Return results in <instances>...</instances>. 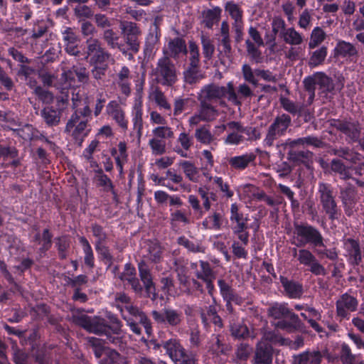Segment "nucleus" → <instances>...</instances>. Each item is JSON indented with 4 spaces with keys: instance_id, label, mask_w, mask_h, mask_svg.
<instances>
[{
    "instance_id": "1",
    "label": "nucleus",
    "mask_w": 364,
    "mask_h": 364,
    "mask_svg": "<svg viewBox=\"0 0 364 364\" xmlns=\"http://www.w3.org/2000/svg\"><path fill=\"white\" fill-rule=\"evenodd\" d=\"M122 314V318L126 321L127 326L129 330L136 336H141L142 328L144 327L145 333L148 338L141 337V341L149 348H151L155 350L162 348L161 341L159 342L156 339H149L153 336L154 329L152 323L148 316L141 310L139 307L133 305H126L124 306L127 314L124 313V309L118 306Z\"/></svg>"
},
{
    "instance_id": "2",
    "label": "nucleus",
    "mask_w": 364,
    "mask_h": 364,
    "mask_svg": "<svg viewBox=\"0 0 364 364\" xmlns=\"http://www.w3.org/2000/svg\"><path fill=\"white\" fill-rule=\"evenodd\" d=\"M106 318L101 316L91 317L86 314L73 316L75 325L82 328L86 331L97 336H104L113 332L114 334H121L122 323L117 315L108 312Z\"/></svg>"
},
{
    "instance_id": "3",
    "label": "nucleus",
    "mask_w": 364,
    "mask_h": 364,
    "mask_svg": "<svg viewBox=\"0 0 364 364\" xmlns=\"http://www.w3.org/2000/svg\"><path fill=\"white\" fill-rule=\"evenodd\" d=\"M269 315L279 321L276 326L282 330L288 331H301L304 324L292 309H290L287 303H275L269 309Z\"/></svg>"
},
{
    "instance_id": "4",
    "label": "nucleus",
    "mask_w": 364,
    "mask_h": 364,
    "mask_svg": "<svg viewBox=\"0 0 364 364\" xmlns=\"http://www.w3.org/2000/svg\"><path fill=\"white\" fill-rule=\"evenodd\" d=\"M293 235L297 247L311 245L314 248L324 247V238L320 230L306 222H294Z\"/></svg>"
},
{
    "instance_id": "5",
    "label": "nucleus",
    "mask_w": 364,
    "mask_h": 364,
    "mask_svg": "<svg viewBox=\"0 0 364 364\" xmlns=\"http://www.w3.org/2000/svg\"><path fill=\"white\" fill-rule=\"evenodd\" d=\"M165 355L168 356L174 364H198L197 355L188 351L176 338L161 341Z\"/></svg>"
},
{
    "instance_id": "6",
    "label": "nucleus",
    "mask_w": 364,
    "mask_h": 364,
    "mask_svg": "<svg viewBox=\"0 0 364 364\" xmlns=\"http://www.w3.org/2000/svg\"><path fill=\"white\" fill-rule=\"evenodd\" d=\"M151 74L156 82L162 86L171 87L178 80L176 65L168 56L158 59Z\"/></svg>"
},
{
    "instance_id": "7",
    "label": "nucleus",
    "mask_w": 364,
    "mask_h": 364,
    "mask_svg": "<svg viewBox=\"0 0 364 364\" xmlns=\"http://www.w3.org/2000/svg\"><path fill=\"white\" fill-rule=\"evenodd\" d=\"M317 194L322 210L328 218L332 221L338 220L341 215V210L337 205L332 185L324 182L318 183Z\"/></svg>"
},
{
    "instance_id": "8",
    "label": "nucleus",
    "mask_w": 364,
    "mask_h": 364,
    "mask_svg": "<svg viewBox=\"0 0 364 364\" xmlns=\"http://www.w3.org/2000/svg\"><path fill=\"white\" fill-rule=\"evenodd\" d=\"M225 97H227L230 102L235 105L240 106L242 104V102L238 100L232 82H229L227 86H219L215 84L205 85L202 89L201 95L199 96V98L210 102Z\"/></svg>"
},
{
    "instance_id": "9",
    "label": "nucleus",
    "mask_w": 364,
    "mask_h": 364,
    "mask_svg": "<svg viewBox=\"0 0 364 364\" xmlns=\"http://www.w3.org/2000/svg\"><path fill=\"white\" fill-rule=\"evenodd\" d=\"M110 54L102 46L97 38H90L86 41L85 58L90 65L107 63Z\"/></svg>"
},
{
    "instance_id": "10",
    "label": "nucleus",
    "mask_w": 364,
    "mask_h": 364,
    "mask_svg": "<svg viewBox=\"0 0 364 364\" xmlns=\"http://www.w3.org/2000/svg\"><path fill=\"white\" fill-rule=\"evenodd\" d=\"M358 308V299L356 296L346 292L341 295L340 298L336 301V316L340 321L346 319L348 320L350 317V313L355 312Z\"/></svg>"
},
{
    "instance_id": "11",
    "label": "nucleus",
    "mask_w": 364,
    "mask_h": 364,
    "mask_svg": "<svg viewBox=\"0 0 364 364\" xmlns=\"http://www.w3.org/2000/svg\"><path fill=\"white\" fill-rule=\"evenodd\" d=\"M331 125L343 134L352 142H356L360 139L361 125L358 120L333 119Z\"/></svg>"
},
{
    "instance_id": "12",
    "label": "nucleus",
    "mask_w": 364,
    "mask_h": 364,
    "mask_svg": "<svg viewBox=\"0 0 364 364\" xmlns=\"http://www.w3.org/2000/svg\"><path fill=\"white\" fill-rule=\"evenodd\" d=\"M151 314L156 323L168 325L171 327L179 326L183 319L182 311L171 308H164L161 311L154 310Z\"/></svg>"
},
{
    "instance_id": "13",
    "label": "nucleus",
    "mask_w": 364,
    "mask_h": 364,
    "mask_svg": "<svg viewBox=\"0 0 364 364\" xmlns=\"http://www.w3.org/2000/svg\"><path fill=\"white\" fill-rule=\"evenodd\" d=\"M297 260L301 264L309 267V271L315 276H325L327 274L326 268L308 249L299 250Z\"/></svg>"
},
{
    "instance_id": "14",
    "label": "nucleus",
    "mask_w": 364,
    "mask_h": 364,
    "mask_svg": "<svg viewBox=\"0 0 364 364\" xmlns=\"http://www.w3.org/2000/svg\"><path fill=\"white\" fill-rule=\"evenodd\" d=\"M345 257L349 264L355 267L362 262V252L358 240L349 237L343 241Z\"/></svg>"
},
{
    "instance_id": "15",
    "label": "nucleus",
    "mask_w": 364,
    "mask_h": 364,
    "mask_svg": "<svg viewBox=\"0 0 364 364\" xmlns=\"http://www.w3.org/2000/svg\"><path fill=\"white\" fill-rule=\"evenodd\" d=\"M357 190L350 183L340 189V198L347 216H351L354 213V208L357 203Z\"/></svg>"
},
{
    "instance_id": "16",
    "label": "nucleus",
    "mask_w": 364,
    "mask_h": 364,
    "mask_svg": "<svg viewBox=\"0 0 364 364\" xmlns=\"http://www.w3.org/2000/svg\"><path fill=\"white\" fill-rule=\"evenodd\" d=\"M293 139H288L285 143V149L288 150V159L296 164H304L311 162L313 153L308 150H300L301 145L291 146L290 143Z\"/></svg>"
},
{
    "instance_id": "17",
    "label": "nucleus",
    "mask_w": 364,
    "mask_h": 364,
    "mask_svg": "<svg viewBox=\"0 0 364 364\" xmlns=\"http://www.w3.org/2000/svg\"><path fill=\"white\" fill-rule=\"evenodd\" d=\"M193 138L186 132L179 134L178 138L171 144L173 152L183 158H190L189 151L193 146Z\"/></svg>"
},
{
    "instance_id": "18",
    "label": "nucleus",
    "mask_w": 364,
    "mask_h": 364,
    "mask_svg": "<svg viewBox=\"0 0 364 364\" xmlns=\"http://www.w3.org/2000/svg\"><path fill=\"white\" fill-rule=\"evenodd\" d=\"M274 349L267 342H259L255 348L252 364H272Z\"/></svg>"
},
{
    "instance_id": "19",
    "label": "nucleus",
    "mask_w": 364,
    "mask_h": 364,
    "mask_svg": "<svg viewBox=\"0 0 364 364\" xmlns=\"http://www.w3.org/2000/svg\"><path fill=\"white\" fill-rule=\"evenodd\" d=\"M215 127H223V129L228 128L229 129H234L242 134H245V141H256L260 138L259 130L257 127L250 126H243L240 122L230 121L227 124H223L215 126Z\"/></svg>"
},
{
    "instance_id": "20",
    "label": "nucleus",
    "mask_w": 364,
    "mask_h": 364,
    "mask_svg": "<svg viewBox=\"0 0 364 364\" xmlns=\"http://www.w3.org/2000/svg\"><path fill=\"white\" fill-rule=\"evenodd\" d=\"M257 155L253 152H246L243 154L232 156L228 159V164L232 169L244 171L249 166H255Z\"/></svg>"
},
{
    "instance_id": "21",
    "label": "nucleus",
    "mask_w": 364,
    "mask_h": 364,
    "mask_svg": "<svg viewBox=\"0 0 364 364\" xmlns=\"http://www.w3.org/2000/svg\"><path fill=\"white\" fill-rule=\"evenodd\" d=\"M187 53V46L183 38L176 37L168 41L166 56L170 59L178 60L181 56L186 55Z\"/></svg>"
},
{
    "instance_id": "22",
    "label": "nucleus",
    "mask_w": 364,
    "mask_h": 364,
    "mask_svg": "<svg viewBox=\"0 0 364 364\" xmlns=\"http://www.w3.org/2000/svg\"><path fill=\"white\" fill-rule=\"evenodd\" d=\"M280 282L286 294L289 299H300L304 293L303 284L299 282L289 279L284 276H280Z\"/></svg>"
},
{
    "instance_id": "23",
    "label": "nucleus",
    "mask_w": 364,
    "mask_h": 364,
    "mask_svg": "<svg viewBox=\"0 0 364 364\" xmlns=\"http://www.w3.org/2000/svg\"><path fill=\"white\" fill-rule=\"evenodd\" d=\"M161 36V29L156 23V20H155L145 39L144 48L145 55L150 56L152 55L156 49V45L159 43Z\"/></svg>"
},
{
    "instance_id": "24",
    "label": "nucleus",
    "mask_w": 364,
    "mask_h": 364,
    "mask_svg": "<svg viewBox=\"0 0 364 364\" xmlns=\"http://www.w3.org/2000/svg\"><path fill=\"white\" fill-rule=\"evenodd\" d=\"M93 181L97 187L101 188L105 193H111L114 199L117 198V193L110 178L104 173L102 168L95 170Z\"/></svg>"
},
{
    "instance_id": "25",
    "label": "nucleus",
    "mask_w": 364,
    "mask_h": 364,
    "mask_svg": "<svg viewBox=\"0 0 364 364\" xmlns=\"http://www.w3.org/2000/svg\"><path fill=\"white\" fill-rule=\"evenodd\" d=\"M231 229L235 230L245 227L250 226L248 223L250 220L248 215H245L240 210L239 205L237 203H233L230 205V215Z\"/></svg>"
},
{
    "instance_id": "26",
    "label": "nucleus",
    "mask_w": 364,
    "mask_h": 364,
    "mask_svg": "<svg viewBox=\"0 0 364 364\" xmlns=\"http://www.w3.org/2000/svg\"><path fill=\"white\" fill-rule=\"evenodd\" d=\"M220 34L221 38L219 40V45L222 46V50H219L220 55L223 57L230 58L232 54V46L230 26L227 21H223L221 23Z\"/></svg>"
},
{
    "instance_id": "27",
    "label": "nucleus",
    "mask_w": 364,
    "mask_h": 364,
    "mask_svg": "<svg viewBox=\"0 0 364 364\" xmlns=\"http://www.w3.org/2000/svg\"><path fill=\"white\" fill-rule=\"evenodd\" d=\"M220 290V294L223 299H231L236 305L243 303L242 298L232 288V285L223 279H219L217 282Z\"/></svg>"
},
{
    "instance_id": "28",
    "label": "nucleus",
    "mask_w": 364,
    "mask_h": 364,
    "mask_svg": "<svg viewBox=\"0 0 364 364\" xmlns=\"http://www.w3.org/2000/svg\"><path fill=\"white\" fill-rule=\"evenodd\" d=\"M331 169L341 176V178L347 180L351 179L359 187H364V181L353 177V173H350V168L346 166L343 163L338 159H332L331 162Z\"/></svg>"
},
{
    "instance_id": "29",
    "label": "nucleus",
    "mask_w": 364,
    "mask_h": 364,
    "mask_svg": "<svg viewBox=\"0 0 364 364\" xmlns=\"http://www.w3.org/2000/svg\"><path fill=\"white\" fill-rule=\"evenodd\" d=\"M62 112L54 105H47L41 111V116L48 127L58 126L60 122Z\"/></svg>"
},
{
    "instance_id": "30",
    "label": "nucleus",
    "mask_w": 364,
    "mask_h": 364,
    "mask_svg": "<svg viewBox=\"0 0 364 364\" xmlns=\"http://www.w3.org/2000/svg\"><path fill=\"white\" fill-rule=\"evenodd\" d=\"M224 223V216L222 213L214 210L209 213L202 221V226L205 230H220Z\"/></svg>"
},
{
    "instance_id": "31",
    "label": "nucleus",
    "mask_w": 364,
    "mask_h": 364,
    "mask_svg": "<svg viewBox=\"0 0 364 364\" xmlns=\"http://www.w3.org/2000/svg\"><path fill=\"white\" fill-rule=\"evenodd\" d=\"M230 350L231 346L229 343L221 339L220 335H213L211 344L209 346V352L212 355L215 356L226 355Z\"/></svg>"
},
{
    "instance_id": "32",
    "label": "nucleus",
    "mask_w": 364,
    "mask_h": 364,
    "mask_svg": "<svg viewBox=\"0 0 364 364\" xmlns=\"http://www.w3.org/2000/svg\"><path fill=\"white\" fill-rule=\"evenodd\" d=\"M143 105L141 101H135L132 110V122L133 129L136 131L137 136L140 138L143 129Z\"/></svg>"
},
{
    "instance_id": "33",
    "label": "nucleus",
    "mask_w": 364,
    "mask_h": 364,
    "mask_svg": "<svg viewBox=\"0 0 364 364\" xmlns=\"http://www.w3.org/2000/svg\"><path fill=\"white\" fill-rule=\"evenodd\" d=\"M333 52L335 58H350L358 55V50L355 46L343 40L338 41Z\"/></svg>"
},
{
    "instance_id": "34",
    "label": "nucleus",
    "mask_w": 364,
    "mask_h": 364,
    "mask_svg": "<svg viewBox=\"0 0 364 364\" xmlns=\"http://www.w3.org/2000/svg\"><path fill=\"white\" fill-rule=\"evenodd\" d=\"M200 106L198 111L200 113L203 122H212L218 116V111L216 107L213 106L210 102L206 101L198 97Z\"/></svg>"
},
{
    "instance_id": "35",
    "label": "nucleus",
    "mask_w": 364,
    "mask_h": 364,
    "mask_svg": "<svg viewBox=\"0 0 364 364\" xmlns=\"http://www.w3.org/2000/svg\"><path fill=\"white\" fill-rule=\"evenodd\" d=\"M291 123V117L287 114H282L275 117L269 128L281 136L285 134Z\"/></svg>"
},
{
    "instance_id": "36",
    "label": "nucleus",
    "mask_w": 364,
    "mask_h": 364,
    "mask_svg": "<svg viewBox=\"0 0 364 364\" xmlns=\"http://www.w3.org/2000/svg\"><path fill=\"white\" fill-rule=\"evenodd\" d=\"M222 9L219 6H215L212 9L204 10L202 12L203 21L205 27L212 29L215 24L218 23L221 18Z\"/></svg>"
},
{
    "instance_id": "37",
    "label": "nucleus",
    "mask_w": 364,
    "mask_h": 364,
    "mask_svg": "<svg viewBox=\"0 0 364 364\" xmlns=\"http://www.w3.org/2000/svg\"><path fill=\"white\" fill-rule=\"evenodd\" d=\"M91 232L95 238V248L100 249L101 247L107 246L106 243L108 240V234L105 231V228L97 223H93L90 225Z\"/></svg>"
},
{
    "instance_id": "38",
    "label": "nucleus",
    "mask_w": 364,
    "mask_h": 364,
    "mask_svg": "<svg viewBox=\"0 0 364 364\" xmlns=\"http://www.w3.org/2000/svg\"><path fill=\"white\" fill-rule=\"evenodd\" d=\"M139 36H123L124 43H121V46H124L126 53H122L125 55H129V59L133 58L134 54L137 53L140 48Z\"/></svg>"
},
{
    "instance_id": "39",
    "label": "nucleus",
    "mask_w": 364,
    "mask_h": 364,
    "mask_svg": "<svg viewBox=\"0 0 364 364\" xmlns=\"http://www.w3.org/2000/svg\"><path fill=\"white\" fill-rule=\"evenodd\" d=\"M139 274L140 279L144 284V288L147 292H151L155 289L151 274L149 268L144 261H141L138 264Z\"/></svg>"
},
{
    "instance_id": "40",
    "label": "nucleus",
    "mask_w": 364,
    "mask_h": 364,
    "mask_svg": "<svg viewBox=\"0 0 364 364\" xmlns=\"http://www.w3.org/2000/svg\"><path fill=\"white\" fill-rule=\"evenodd\" d=\"M305 352L308 356L309 364H321L323 358L327 359L329 362L333 360V358L327 348H324L321 350H307Z\"/></svg>"
},
{
    "instance_id": "41",
    "label": "nucleus",
    "mask_w": 364,
    "mask_h": 364,
    "mask_svg": "<svg viewBox=\"0 0 364 364\" xmlns=\"http://www.w3.org/2000/svg\"><path fill=\"white\" fill-rule=\"evenodd\" d=\"M78 240L84 253V263L85 266L92 269L95 267V255L91 245L85 236L79 237Z\"/></svg>"
},
{
    "instance_id": "42",
    "label": "nucleus",
    "mask_w": 364,
    "mask_h": 364,
    "mask_svg": "<svg viewBox=\"0 0 364 364\" xmlns=\"http://www.w3.org/2000/svg\"><path fill=\"white\" fill-rule=\"evenodd\" d=\"M199 269L194 272L198 279L205 281L210 279H215V274L208 261L199 260Z\"/></svg>"
},
{
    "instance_id": "43",
    "label": "nucleus",
    "mask_w": 364,
    "mask_h": 364,
    "mask_svg": "<svg viewBox=\"0 0 364 364\" xmlns=\"http://www.w3.org/2000/svg\"><path fill=\"white\" fill-rule=\"evenodd\" d=\"M180 167L183 169L186 177L193 183L199 181V171L194 164L190 161L182 160L179 162Z\"/></svg>"
},
{
    "instance_id": "44",
    "label": "nucleus",
    "mask_w": 364,
    "mask_h": 364,
    "mask_svg": "<svg viewBox=\"0 0 364 364\" xmlns=\"http://www.w3.org/2000/svg\"><path fill=\"white\" fill-rule=\"evenodd\" d=\"M55 247L58 251V258L61 260L65 259L68 256V251L70 247V241L67 235L57 237L55 239Z\"/></svg>"
},
{
    "instance_id": "45",
    "label": "nucleus",
    "mask_w": 364,
    "mask_h": 364,
    "mask_svg": "<svg viewBox=\"0 0 364 364\" xmlns=\"http://www.w3.org/2000/svg\"><path fill=\"white\" fill-rule=\"evenodd\" d=\"M87 119H82L80 122L76 124L70 132L73 138L75 141L82 143L85 138L87 137L90 132V129H87Z\"/></svg>"
},
{
    "instance_id": "46",
    "label": "nucleus",
    "mask_w": 364,
    "mask_h": 364,
    "mask_svg": "<svg viewBox=\"0 0 364 364\" xmlns=\"http://www.w3.org/2000/svg\"><path fill=\"white\" fill-rule=\"evenodd\" d=\"M99 364H127L126 357L116 350H107L105 356L98 361Z\"/></svg>"
},
{
    "instance_id": "47",
    "label": "nucleus",
    "mask_w": 364,
    "mask_h": 364,
    "mask_svg": "<svg viewBox=\"0 0 364 364\" xmlns=\"http://www.w3.org/2000/svg\"><path fill=\"white\" fill-rule=\"evenodd\" d=\"M225 11L228 12L230 17L234 20L232 25L244 23L242 21L243 11L238 4L233 1L226 2L225 6Z\"/></svg>"
},
{
    "instance_id": "48",
    "label": "nucleus",
    "mask_w": 364,
    "mask_h": 364,
    "mask_svg": "<svg viewBox=\"0 0 364 364\" xmlns=\"http://www.w3.org/2000/svg\"><path fill=\"white\" fill-rule=\"evenodd\" d=\"M280 103L282 108L294 116L301 117L304 114V107L287 97H281Z\"/></svg>"
},
{
    "instance_id": "49",
    "label": "nucleus",
    "mask_w": 364,
    "mask_h": 364,
    "mask_svg": "<svg viewBox=\"0 0 364 364\" xmlns=\"http://www.w3.org/2000/svg\"><path fill=\"white\" fill-rule=\"evenodd\" d=\"M103 38L111 48H118L122 53H126L124 46H121V43L119 42V36L112 29L105 30Z\"/></svg>"
},
{
    "instance_id": "50",
    "label": "nucleus",
    "mask_w": 364,
    "mask_h": 364,
    "mask_svg": "<svg viewBox=\"0 0 364 364\" xmlns=\"http://www.w3.org/2000/svg\"><path fill=\"white\" fill-rule=\"evenodd\" d=\"M231 336L235 339H245L249 337L250 331L246 324L242 322H233L230 325Z\"/></svg>"
},
{
    "instance_id": "51",
    "label": "nucleus",
    "mask_w": 364,
    "mask_h": 364,
    "mask_svg": "<svg viewBox=\"0 0 364 364\" xmlns=\"http://www.w3.org/2000/svg\"><path fill=\"white\" fill-rule=\"evenodd\" d=\"M218 314L217 301L213 298V304L206 306L205 311L202 310L200 314L201 323L206 330L209 328V320Z\"/></svg>"
},
{
    "instance_id": "52",
    "label": "nucleus",
    "mask_w": 364,
    "mask_h": 364,
    "mask_svg": "<svg viewBox=\"0 0 364 364\" xmlns=\"http://www.w3.org/2000/svg\"><path fill=\"white\" fill-rule=\"evenodd\" d=\"M316 85L323 92H331L334 89V84L331 77L324 73H316L315 74Z\"/></svg>"
},
{
    "instance_id": "53",
    "label": "nucleus",
    "mask_w": 364,
    "mask_h": 364,
    "mask_svg": "<svg viewBox=\"0 0 364 364\" xmlns=\"http://www.w3.org/2000/svg\"><path fill=\"white\" fill-rule=\"evenodd\" d=\"M290 143L291 144V146H311L314 148H323L325 145V143L321 139L314 136H307L306 137L293 139Z\"/></svg>"
},
{
    "instance_id": "54",
    "label": "nucleus",
    "mask_w": 364,
    "mask_h": 364,
    "mask_svg": "<svg viewBox=\"0 0 364 364\" xmlns=\"http://www.w3.org/2000/svg\"><path fill=\"white\" fill-rule=\"evenodd\" d=\"M328 49L326 46H321L318 49L312 52L309 60V65L311 68H315L322 65L327 56Z\"/></svg>"
},
{
    "instance_id": "55",
    "label": "nucleus",
    "mask_w": 364,
    "mask_h": 364,
    "mask_svg": "<svg viewBox=\"0 0 364 364\" xmlns=\"http://www.w3.org/2000/svg\"><path fill=\"white\" fill-rule=\"evenodd\" d=\"M259 224L257 222L252 223L250 224V226L245 227L242 228H237L235 230H232V233L237 237V239L240 240V243L243 244L244 246H247L249 243V229L254 228L255 232H257L259 229Z\"/></svg>"
},
{
    "instance_id": "56",
    "label": "nucleus",
    "mask_w": 364,
    "mask_h": 364,
    "mask_svg": "<svg viewBox=\"0 0 364 364\" xmlns=\"http://www.w3.org/2000/svg\"><path fill=\"white\" fill-rule=\"evenodd\" d=\"M53 234L48 228L43 230L42 237L38 243V252L41 255H45L52 247L53 245Z\"/></svg>"
},
{
    "instance_id": "57",
    "label": "nucleus",
    "mask_w": 364,
    "mask_h": 364,
    "mask_svg": "<svg viewBox=\"0 0 364 364\" xmlns=\"http://www.w3.org/2000/svg\"><path fill=\"white\" fill-rule=\"evenodd\" d=\"M90 65L92 67L91 69L92 77L97 82V85H101L105 82L108 68L107 63Z\"/></svg>"
},
{
    "instance_id": "58",
    "label": "nucleus",
    "mask_w": 364,
    "mask_h": 364,
    "mask_svg": "<svg viewBox=\"0 0 364 364\" xmlns=\"http://www.w3.org/2000/svg\"><path fill=\"white\" fill-rule=\"evenodd\" d=\"M89 343L92 347V352L95 358L99 360L102 359V357L105 356L107 350H112L109 348L105 347L100 339L95 337L90 338Z\"/></svg>"
},
{
    "instance_id": "59",
    "label": "nucleus",
    "mask_w": 364,
    "mask_h": 364,
    "mask_svg": "<svg viewBox=\"0 0 364 364\" xmlns=\"http://www.w3.org/2000/svg\"><path fill=\"white\" fill-rule=\"evenodd\" d=\"M252 351V348L247 343H241L237 345L235 351V357L237 362L246 361L249 358Z\"/></svg>"
},
{
    "instance_id": "60",
    "label": "nucleus",
    "mask_w": 364,
    "mask_h": 364,
    "mask_svg": "<svg viewBox=\"0 0 364 364\" xmlns=\"http://www.w3.org/2000/svg\"><path fill=\"white\" fill-rule=\"evenodd\" d=\"M99 255V259L106 265V269H109L114 261V257L108 246L101 247L95 250Z\"/></svg>"
},
{
    "instance_id": "61",
    "label": "nucleus",
    "mask_w": 364,
    "mask_h": 364,
    "mask_svg": "<svg viewBox=\"0 0 364 364\" xmlns=\"http://www.w3.org/2000/svg\"><path fill=\"white\" fill-rule=\"evenodd\" d=\"M285 43L290 45H299L303 41L301 35L294 28H289L282 33Z\"/></svg>"
},
{
    "instance_id": "62",
    "label": "nucleus",
    "mask_w": 364,
    "mask_h": 364,
    "mask_svg": "<svg viewBox=\"0 0 364 364\" xmlns=\"http://www.w3.org/2000/svg\"><path fill=\"white\" fill-rule=\"evenodd\" d=\"M195 137L198 142L206 145L210 144L214 139L213 135L205 126L196 129Z\"/></svg>"
},
{
    "instance_id": "63",
    "label": "nucleus",
    "mask_w": 364,
    "mask_h": 364,
    "mask_svg": "<svg viewBox=\"0 0 364 364\" xmlns=\"http://www.w3.org/2000/svg\"><path fill=\"white\" fill-rule=\"evenodd\" d=\"M74 14L79 21H85L91 18L94 16L92 9L84 4H77L74 8Z\"/></svg>"
},
{
    "instance_id": "64",
    "label": "nucleus",
    "mask_w": 364,
    "mask_h": 364,
    "mask_svg": "<svg viewBox=\"0 0 364 364\" xmlns=\"http://www.w3.org/2000/svg\"><path fill=\"white\" fill-rule=\"evenodd\" d=\"M339 356L342 364H350L356 360V355L352 353L350 346L346 343L341 345Z\"/></svg>"
}]
</instances>
